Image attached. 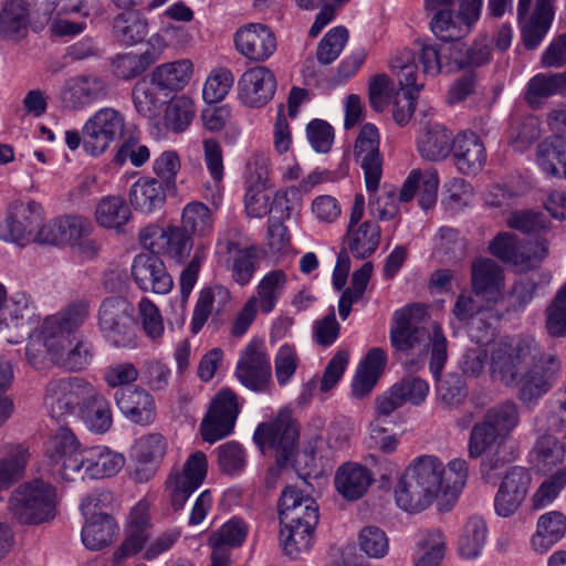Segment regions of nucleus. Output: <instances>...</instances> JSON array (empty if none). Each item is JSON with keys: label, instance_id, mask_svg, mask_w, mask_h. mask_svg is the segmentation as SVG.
<instances>
[{"label": "nucleus", "instance_id": "nucleus-1", "mask_svg": "<svg viewBox=\"0 0 566 566\" xmlns=\"http://www.w3.org/2000/svg\"><path fill=\"white\" fill-rule=\"evenodd\" d=\"M428 313L423 305H407L394 313L390 327L391 345L401 352L430 343V370L438 377L447 361V338L439 324L432 323L427 327Z\"/></svg>", "mask_w": 566, "mask_h": 566}, {"label": "nucleus", "instance_id": "nucleus-2", "mask_svg": "<svg viewBox=\"0 0 566 566\" xmlns=\"http://www.w3.org/2000/svg\"><path fill=\"white\" fill-rule=\"evenodd\" d=\"M443 472L442 461L434 455L413 459L396 485L397 505L409 513L428 509L443 493Z\"/></svg>", "mask_w": 566, "mask_h": 566}, {"label": "nucleus", "instance_id": "nucleus-3", "mask_svg": "<svg viewBox=\"0 0 566 566\" xmlns=\"http://www.w3.org/2000/svg\"><path fill=\"white\" fill-rule=\"evenodd\" d=\"M54 489L42 480L19 485L8 500L10 518L21 525H38L55 516Z\"/></svg>", "mask_w": 566, "mask_h": 566}, {"label": "nucleus", "instance_id": "nucleus-4", "mask_svg": "<svg viewBox=\"0 0 566 566\" xmlns=\"http://www.w3.org/2000/svg\"><path fill=\"white\" fill-rule=\"evenodd\" d=\"M538 354L539 344L532 337L502 338L491 348V375L507 387L517 386L521 374Z\"/></svg>", "mask_w": 566, "mask_h": 566}, {"label": "nucleus", "instance_id": "nucleus-5", "mask_svg": "<svg viewBox=\"0 0 566 566\" xmlns=\"http://www.w3.org/2000/svg\"><path fill=\"white\" fill-rule=\"evenodd\" d=\"M98 328L103 337L115 347H134L136 324L134 306L119 296L106 297L97 313Z\"/></svg>", "mask_w": 566, "mask_h": 566}, {"label": "nucleus", "instance_id": "nucleus-6", "mask_svg": "<svg viewBox=\"0 0 566 566\" xmlns=\"http://www.w3.org/2000/svg\"><path fill=\"white\" fill-rule=\"evenodd\" d=\"M297 439L298 428L289 412H280L273 421L260 423L253 434V440L262 452H275L280 467L285 465L294 454Z\"/></svg>", "mask_w": 566, "mask_h": 566}, {"label": "nucleus", "instance_id": "nucleus-7", "mask_svg": "<svg viewBox=\"0 0 566 566\" xmlns=\"http://www.w3.org/2000/svg\"><path fill=\"white\" fill-rule=\"evenodd\" d=\"M126 133L124 114L113 107L95 112L83 125V148L91 156L102 155Z\"/></svg>", "mask_w": 566, "mask_h": 566}, {"label": "nucleus", "instance_id": "nucleus-8", "mask_svg": "<svg viewBox=\"0 0 566 566\" xmlns=\"http://www.w3.org/2000/svg\"><path fill=\"white\" fill-rule=\"evenodd\" d=\"M563 420L557 413L542 412L534 419V431L538 438L530 452V462L541 473L552 471L563 462L565 451L558 440L551 433L563 428Z\"/></svg>", "mask_w": 566, "mask_h": 566}, {"label": "nucleus", "instance_id": "nucleus-9", "mask_svg": "<svg viewBox=\"0 0 566 566\" xmlns=\"http://www.w3.org/2000/svg\"><path fill=\"white\" fill-rule=\"evenodd\" d=\"M491 253L515 266L518 271H527L537 266L547 255L548 247L545 239L520 241L516 235L499 233L490 244Z\"/></svg>", "mask_w": 566, "mask_h": 566}, {"label": "nucleus", "instance_id": "nucleus-10", "mask_svg": "<svg viewBox=\"0 0 566 566\" xmlns=\"http://www.w3.org/2000/svg\"><path fill=\"white\" fill-rule=\"evenodd\" d=\"M562 368L560 359L555 354H545L539 347L538 356L532 360L518 378V398L524 403L537 401L555 384Z\"/></svg>", "mask_w": 566, "mask_h": 566}, {"label": "nucleus", "instance_id": "nucleus-11", "mask_svg": "<svg viewBox=\"0 0 566 566\" xmlns=\"http://www.w3.org/2000/svg\"><path fill=\"white\" fill-rule=\"evenodd\" d=\"M92 385L81 377L53 379L45 387L44 405L51 418L60 421L82 406Z\"/></svg>", "mask_w": 566, "mask_h": 566}, {"label": "nucleus", "instance_id": "nucleus-12", "mask_svg": "<svg viewBox=\"0 0 566 566\" xmlns=\"http://www.w3.org/2000/svg\"><path fill=\"white\" fill-rule=\"evenodd\" d=\"M239 412L237 395L229 388L221 389L212 399L200 424L202 439L214 443L231 434Z\"/></svg>", "mask_w": 566, "mask_h": 566}, {"label": "nucleus", "instance_id": "nucleus-13", "mask_svg": "<svg viewBox=\"0 0 566 566\" xmlns=\"http://www.w3.org/2000/svg\"><path fill=\"white\" fill-rule=\"evenodd\" d=\"M547 124L554 137L537 146V164L547 175L566 179V108L551 111Z\"/></svg>", "mask_w": 566, "mask_h": 566}, {"label": "nucleus", "instance_id": "nucleus-14", "mask_svg": "<svg viewBox=\"0 0 566 566\" xmlns=\"http://www.w3.org/2000/svg\"><path fill=\"white\" fill-rule=\"evenodd\" d=\"M235 375L239 381L253 391H263L271 381L272 368L265 343L251 339L241 352Z\"/></svg>", "mask_w": 566, "mask_h": 566}, {"label": "nucleus", "instance_id": "nucleus-15", "mask_svg": "<svg viewBox=\"0 0 566 566\" xmlns=\"http://www.w3.org/2000/svg\"><path fill=\"white\" fill-rule=\"evenodd\" d=\"M411 60L412 55L406 51L395 56L391 62L392 69L397 70L398 82L403 91L402 94L398 93L392 109V117L400 126L410 120L416 108L417 94L424 86V82L416 74V65L410 62Z\"/></svg>", "mask_w": 566, "mask_h": 566}, {"label": "nucleus", "instance_id": "nucleus-16", "mask_svg": "<svg viewBox=\"0 0 566 566\" xmlns=\"http://www.w3.org/2000/svg\"><path fill=\"white\" fill-rule=\"evenodd\" d=\"M207 474V458L201 451L191 454L182 470L172 471L166 486L170 492V501L175 511L184 509L190 495L202 484Z\"/></svg>", "mask_w": 566, "mask_h": 566}, {"label": "nucleus", "instance_id": "nucleus-17", "mask_svg": "<svg viewBox=\"0 0 566 566\" xmlns=\"http://www.w3.org/2000/svg\"><path fill=\"white\" fill-rule=\"evenodd\" d=\"M45 455L52 464V470L65 481L76 480V468L73 461L80 462L82 450L72 430L61 426L51 434L45 443Z\"/></svg>", "mask_w": 566, "mask_h": 566}, {"label": "nucleus", "instance_id": "nucleus-18", "mask_svg": "<svg viewBox=\"0 0 566 566\" xmlns=\"http://www.w3.org/2000/svg\"><path fill=\"white\" fill-rule=\"evenodd\" d=\"M42 221V210L34 201H15L9 208L7 219L0 223V239L25 245L31 242Z\"/></svg>", "mask_w": 566, "mask_h": 566}, {"label": "nucleus", "instance_id": "nucleus-19", "mask_svg": "<svg viewBox=\"0 0 566 566\" xmlns=\"http://www.w3.org/2000/svg\"><path fill=\"white\" fill-rule=\"evenodd\" d=\"M379 133L374 124H365L359 132L354 147V155L359 163L368 192L378 190L382 176V156L379 151Z\"/></svg>", "mask_w": 566, "mask_h": 566}, {"label": "nucleus", "instance_id": "nucleus-20", "mask_svg": "<svg viewBox=\"0 0 566 566\" xmlns=\"http://www.w3.org/2000/svg\"><path fill=\"white\" fill-rule=\"evenodd\" d=\"M281 525L316 527L319 520L318 505L308 494L295 486H286L279 499Z\"/></svg>", "mask_w": 566, "mask_h": 566}, {"label": "nucleus", "instance_id": "nucleus-21", "mask_svg": "<svg viewBox=\"0 0 566 566\" xmlns=\"http://www.w3.org/2000/svg\"><path fill=\"white\" fill-rule=\"evenodd\" d=\"M107 95L108 87L102 77L82 74L64 81L60 92V99L64 108L78 111L103 101Z\"/></svg>", "mask_w": 566, "mask_h": 566}, {"label": "nucleus", "instance_id": "nucleus-22", "mask_svg": "<svg viewBox=\"0 0 566 566\" xmlns=\"http://www.w3.org/2000/svg\"><path fill=\"white\" fill-rule=\"evenodd\" d=\"M149 248L150 252L139 253L134 258L132 276L140 290L166 294L172 289V279L155 253L154 243H149Z\"/></svg>", "mask_w": 566, "mask_h": 566}, {"label": "nucleus", "instance_id": "nucleus-23", "mask_svg": "<svg viewBox=\"0 0 566 566\" xmlns=\"http://www.w3.org/2000/svg\"><path fill=\"white\" fill-rule=\"evenodd\" d=\"M365 210V198L357 193L354 199L349 216L348 235L349 251L357 259L370 256L378 248L380 241V227L373 221H364L354 228L363 218Z\"/></svg>", "mask_w": 566, "mask_h": 566}, {"label": "nucleus", "instance_id": "nucleus-24", "mask_svg": "<svg viewBox=\"0 0 566 566\" xmlns=\"http://www.w3.org/2000/svg\"><path fill=\"white\" fill-rule=\"evenodd\" d=\"M532 483L531 473L522 467L512 468L500 483L494 496V510L499 516L510 517L524 502Z\"/></svg>", "mask_w": 566, "mask_h": 566}, {"label": "nucleus", "instance_id": "nucleus-25", "mask_svg": "<svg viewBox=\"0 0 566 566\" xmlns=\"http://www.w3.org/2000/svg\"><path fill=\"white\" fill-rule=\"evenodd\" d=\"M239 97L249 107L259 108L266 105L276 91L274 74L265 66L247 70L238 82Z\"/></svg>", "mask_w": 566, "mask_h": 566}, {"label": "nucleus", "instance_id": "nucleus-26", "mask_svg": "<svg viewBox=\"0 0 566 566\" xmlns=\"http://www.w3.org/2000/svg\"><path fill=\"white\" fill-rule=\"evenodd\" d=\"M125 459L122 454L107 447L96 446L82 450L80 462L72 463L76 468V479H104L115 475L123 468Z\"/></svg>", "mask_w": 566, "mask_h": 566}, {"label": "nucleus", "instance_id": "nucleus-27", "mask_svg": "<svg viewBox=\"0 0 566 566\" xmlns=\"http://www.w3.org/2000/svg\"><path fill=\"white\" fill-rule=\"evenodd\" d=\"M166 46L167 43L160 34H153L147 42L145 52L116 55L112 61V72L120 80L135 78L159 60Z\"/></svg>", "mask_w": 566, "mask_h": 566}, {"label": "nucleus", "instance_id": "nucleus-28", "mask_svg": "<svg viewBox=\"0 0 566 566\" xmlns=\"http://www.w3.org/2000/svg\"><path fill=\"white\" fill-rule=\"evenodd\" d=\"M234 44L239 53L254 62L268 60L276 50L274 33L261 23H250L239 29Z\"/></svg>", "mask_w": 566, "mask_h": 566}, {"label": "nucleus", "instance_id": "nucleus-29", "mask_svg": "<svg viewBox=\"0 0 566 566\" xmlns=\"http://www.w3.org/2000/svg\"><path fill=\"white\" fill-rule=\"evenodd\" d=\"M241 231L234 228L228 232L226 249L231 260V276L234 282L243 286L250 283L259 268V250L255 245H242Z\"/></svg>", "mask_w": 566, "mask_h": 566}, {"label": "nucleus", "instance_id": "nucleus-30", "mask_svg": "<svg viewBox=\"0 0 566 566\" xmlns=\"http://www.w3.org/2000/svg\"><path fill=\"white\" fill-rule=\"evenodd\" d=\"M115 402L125 418L140 426H148L156 418L153 396L139 387H126L116 390Z\"/></svg>", "mask_w": 566, "mask_h": 566}, {"label": "nucleus", "instance_id": "nucleus-31", "mask_svg": "<svg viewBox=\"0 0 566 566\" xmlns=\"http://www.w3.org/2000/svg\"><path fill=\"white\" fill-rule=\"evenodd\" d=\"M149 506L146 502H138L130 511L127 525V535L122 545L113 555V565L120 566L122 562L143 549L148 537Z\"/></svg>", "mask_w": 566, "mask_h": 566}, {"label": "nucleus", "instance_id": "nucleus-32", "mask_svg": "<svg viewBox=\"0 0 566 566\" xmlns=\"http://www.w3.org/2000/svg\"><path fill=\"white\" fill-rule=\"evenodd\" d=\"M452 155L458 170L464 175L480 172L488 157L483 142L473 132H463L454 137Z\"/></svg>", "mask_w": 566, "mask_h": 566}, {"label": "nucleus", "instance_id": "nucleus-33", "mask_svg": "<svg viewBox=\"0 0 566 566\" xmlns=\"http://www.w3.org/2000/svg\"><path fill=\"white\" fill-rule=\"evenodd\" d=\"M230 303L231 294L222 285H213L201 290L191 317V333H199L211 315H213L212 321L222 316L229 310Z\"/></svg>", "mask_w": 566, "mask_h": 566}, {"label": "nucleus", "instance_id": "nucleus-34", "mask_svg": "<svg viewBox=\"0 0 566 566\" xmlns=\"http://www.w3.org/2000/svg\"><path fill=\"white\" fill-rule=\"evenodd\" d=\"M374 481L373 472L357 462L343 463L335 473L337 492L347 501H356L365 495Z\"/></svg>", "mask_w": 566, "mask_h": 566}, {"label": "nucleus", "instance_id": "nucleus-35", "mask_svg": "<svg viewBox=\"0 0 566 566\" xmlns=\"http://www.w3.org/2000/svg\"><path fill=\"white\" fill-rule=\"evenodd\" d=\"M129 202L133 208L145 214L161 210L166 202V191L161 181L151 177H142L130 187Z\"/></svg>", "mask_w": 566, "mask_h": 566}, {"label": "nucleus", "instance_id": "nucleus-36", "mask_svg": "<svg viewBox=\"0 0 566 566\" xmlns=\"http://www.w3.org/2000/svg\"><path fill=\"white\" fill-rule=\"evenodd\" d=\"M472 289L478 296L495 301L500 295L503 273L500 265L490 259H480L472 263Z\"/></svg>", "mask_w": 566, "mask_h": 566}, {"label": "nucleus", "instance_id": "nucleus-37", "mask_svg": "<svg viewBox=\"0 0 566 566\" xmlns=\"http://www.w3.org/2000/svg\"><path fill=\"white\" fill-rule=\"evenodd\" d=\"M453 134L443 125L429 124L418 138V150L422 158L442 160L452 151Z\"/></svg>", "mask_w": 566, "mask_h": 566}, {"label": "nucleus", "instance_id": "nucleus-38", "mask_svg": "<svg viewBox=\"0 0 566 566\" xmlns=\"http://www.w3.org/2000/svg\"><path fill=\"white\" fill-rule=\"evenodd\" d=\"M30 24L27 0H6L0 11V36L18 40L25 35Z\"/></svg>", "mask_w": 566, "mask_h": 566}, {"label": "nucleus", "instance_id": "nucleus-39", "mask_svg": "<svg viewBox=\"0 0 566 566\" xmlns=\"http://www.w3.org/2000/svg\"><path fill=\"white\" fill-rule=\"evenodd\" d=\"M86 524L82 530V542L91 551H99L111 545L118 533V525L106 512L98 516L85 517Z\"/></svg>", "mask_w": 566, "mask_h": 566}, {"label": "nucleus", "instance_id": "nucleus-40", "mask_svg": "<svg viewBox=\"0 0 566 566\" xmlns=\"http://www.w3.org/2000/svg\"><path fill=\"white\" fill-rule=\"evenodd\" d=\"M80 413L85 426L95 433H104L113 424L109 401L97 392L93 386L92 391L80 407Z\"/></svg>", "mask_w": 566, "mask_h": 566}, {"label": "nucleus", "instance_id": "nucleus-41", "mask_svg": "<svg viewBox=\"0 0 566 566\" xmlns=\"http://www.w3.org/2000/svg\"><path fill=\"white\" fill-rule=\"evenodd\" d=\"M566 533V516L558 511L543 514L537 522L532 545L536 552L545 553L559 542Z\"/></svg>", "mask_w": 566, "mask_h": 566}, {"label": "nucleus", "instance_id": "nucleus-42", "mask_svg": "<svg viewBox=\"0 0 566 566\" xmlns=\"http://www.w3.org/2000/svg\"><path fill=\"white\" fill-rule=\"evenodd\" d=\"M553 17L552 0H536L533 14L522 27V39L526 49L534 50L539 45L551 27Z\"/></svg>", "mask_w": 566, "mask_h": 566}, {"label": "nucleus", "instance_id": "nucleus-43", "mask_svg": "<svg viewBox=\"0 0 566 566\" xmlns=\"http://www.w3.org/2000/svg\"><path fill=\"white\" fill-rule=\"evenodd\" d=\"M488 539L486 522L479 516H472L464 524L458 539V553L463 559L478 558Z\"/></svg>", "mask_w": 566, "mask_h": 566}, {"label": "nucleus", "instance_id": "nucleus-44", "mask_svg": "<svg viewBox=\"0 0 566 566\" xmlns=\"http://www.w3.org/2000/svg\"><path fill=\"white\" fill-rule=\"evenodd\" d=\"M113 32L120 43L134 45L148 34V22L139 12L127 10L114 18Z\"/></svg>", "mask_w": 566, "mask_h": 566}, {"label": "nucleus", "instance_id": "nucleus-45", "mask_svg": "<svg viewBox=\"0 0 566 566\" xmlns=\"http://www.w3.org/2000/svg\"><path fill=\"white\" fill-rule=\"evenodd\" d=\"M154 243L155 253H165L169 258L181 261L189 255L192 249V239L184 228L170 226L160 230Z\"/></svg>", "mask_w": 566, "mask_h": 566}, {"label": "nucleus", "instance_id": "nucleus-46", "mask_svg": "<svg viewBox=\"0 0 566 566\" xmlns=\"http://www.w3.org/2000/svg\"><path fill=\"white\" fill-rule=\"evenodd\" d=\"M191 74L192 63L185 59L156 67L151 81L158 88L177 91L189 82Z\"/></svg>", "mask_w": 566, "mask_h": 566}, {"label": "nucleus", "instance_id": "nucleus-47", "mask_svg": "<svg viewBox=\"0 0 566 566\" xmlns=\"http://www.w3.org/2000/svg\"><path fill=\"white\" fill-rule=\"evenodd\" d=\"M130 209L122 197L106 196L95 209L96 222L107 229H120L130 219Z\"/></svg>", "mask_w": 566, "mask_h": 566}, {"label": "nucleus", "instance_id": "nucleus-48", "mask_svg": "<svg viewBox=\"0 0 566 566\" xmlns=\"http://www.w3.org/2000/svg\"><path fill=\"white\" fill-rule=\"evenodd\" d=\"M195 105L186 96L172 98L164 113V127L171 133L179 134L185 132L195 117Z\"/></svg>", "mask_w": 566, "mask_h": 566}, {"label": "nucleus", "instance_id": "nucleus-49", "mask_svg": "<svg viewBox=\"0 0 566 566\" xmlns=\"http://www.w3.org/2000/svg\"><path fill=\"white\" fill-rule=\"evenodd\" d=\"M315 527L282 525L280 541L285 555L298 559L310 552Z\"/></svg>", "mask_w": 566, "mask_h": 566}, {"label": "nucleus", "instance_id": "nucleus-50", "mask_svg": "<svg viewBox=\"0 0 566 566\" xmlns=\"http://www.w3.org/2000/svg\"><path fill=\"white\" fill-rule=\"evenodd\" d=\"M430 29L439 40H460L469 34V28L458 13L439 9L430 21Z\"/></svg>", "mask_w": 566, "mask_h": 566}, {"label": "nucleus", "instance_id": "nucleus-51", "mask_svg": "<svg viewBox=\"0 0 566 566\" xmlns=\"http://www.w3.org/2000/svg\"><path fill=\"white\" fill-rule=\"evenodd\" d=\"M92 358V344L83 339H77L74 345L71 343L64 345V349L53 355L51 360L62 368L78 371L88 366Z\"/></svg>", "mask_w": 566, "mask_h": 566}, {"label": "nucleus", "instance_id": "nucleus-52", "mask_svg": "<svg viewBox=\"0 0 566 566\" xmlns=\"http://www.w3.org/2000/svg\"><path fill=\"white\" fill-rule=\"evenodd\" d=\"M505 438L488 426L484 421L474 423L468 441V453L471 459L481 458L485 452L504 446Z\"/></svg>", "mask_w": 566, "mask_h": 566}, {"label": "nucleus", "instance_id": "nucleus-53", "mask_svg": "<svg viewBox=\"0 0 566 566\" xmlns=\"http://www.w3.org/2000/svg\"><path fill=\"white\" fill-rule=\"evenodd\" d=\"M285 284L286 274L282 270L271 271L261 280L258 285L256 306L262 313L273 311Z\"/></svg>", "mask_w": 566, "mask_h": 566}, {"label": "nucleus", "instance_id": "nucleus-54", "mask_svg": "<svg viewBox=\"0 0 566 566\" xmlns=\"http://www.w3.org/2000/svg\"><path fill=\"white\" fill-rule=\"evenodd\" d=\"M482 421L506 438L518 424L520 412L515 402L507 400L490 408Z\"/></svg>", "mask_w": 566, "mask_h": 566}, {"label": "nucleus", "instance_id": "nucleus-55", "mask_svg": "<svg viewBox=\"0 0 566 566\" xmlns=\"http://www.w3.org/2000/svg\"><path fill=\"white\" fill-rule=\"evenodd\" d=\"M31 314L30 300L24 293L10 297L0 311V331L3 328H22Z\"/></svg>", "mask_w": 566, "mask_h": 566}, {"label": "nucleus", "instance_id": "nucleus-56", "mask_svg": "<svg viewBox=\"0 0 566 566\" xmlns=\"http://www.w3.org/2000/svg\"><path fill=\"white\" fill-rule=\"evenodd\" d=\"M210 209L202 202L188 203L181 214V228L189 234L206 235L212 230Z\"/></svg>", "mask_w": 566, "mask_h": 566}, {"label": "nucleus", "instance_id": "nucleus-57", "mask_svg": "<svg viewBox=\"0 0 566 566\" xmlns=\"http://www.w3.org/2000/svg\"><path fill=\"white\" fill-rule=\"evenodd\" d=\"M541 136L539 119L534 115L513 119L510 127V143L516 150H524Z\"/></svg>", "mask_w": 566, "mask_h": 566}, {"label": "nucleus", "instance_id": "nucleus-58", "mask_svg": "<svg viewBox=\"0 0 566 566\" xmlns=\"http://www.w3.org/2000/svg\"><path fill=\"white\" fill-rule=\"evenodd\" d=\"M545 329L552 337H566V283L545 311Z\"/></svg>", "mask_w": 566, "mask_h": 566}, {"label": "nucleus", "instance_id": "nucleus-59", "mask_svg": "<svg viewBox=\"0 0 566 566\" xmlns=\"http://www.w3.org/2000/svg\"><path fill=\"white\" fill-rule=\"evenodd\" d=\"M248 534V527L241 518L233 517L219 530L213 531L209 537L210 546H221L231 549L243 544Z\"/></svg>", "mask_w": 566, "mask_h": 566}, {"label": "nucleus", "instance_id": "nucleus-60", "mask_svg": "<svg viewBox=\"0 0 566 566\" xmlns=\"http://www.w3.org/2000/svg\"><path fill=\"white\" fill-rule=\"evenodd\" d=\"M348 30L345 27H335L331 29L317 45V61L325 65L334 62L344 50L348 41Z\"/></svg>", "mask_w": 566, "mask_h": 566}, {"label": "nucleus", "instance_id": "nucleus-61", "mask_svg": "<svg viewBox=\"0 0 566 566\" xmlns=\"http://www.w3.org/2000/svg\"><path fill=\"white\" fill-rule=\"evenodd\" d=\"M216 452L218 467L222 473L234 475L243 471L247 463V454L239 442H226L219 446Z\"/></svg>", "mask_w": 566, "mask_h": 566}, {"label": "nucleus", "instance_id": "nucleus-62", "mask_svg": "<svg viewBox=\"0 0 566 566\" xmlns=\"http://www.w3.org/2000/svg\"><path fill=\"white\" fill-rule=\"evenodd\" d=\"M27 459V450L19 446L7 458L0 460V492L22 478Z\"/></svg>", "mask_w": 566, "mask_h": 566}, {"label": "nucleus", "instance_id": "nucleus-63", "mask_svg": "<svg viewBox=\"0 0 566 566\" xmlns=\"http://www.w3.org/2000/svg\"><path fill=\"white\" fill-rule=\"evenodd\" d=\"M554 95H556V90L552 73H538L528 81L524 99L532 108L536 109Z\"/></svg>", "mask_w": 566, "mask_h": 566}, {"label": "nucleus", "instance_id": "nucleus-64", "mask_svg": "<svg viewBox=\"0 0 566 566\" xmlns=\"http://www.w3.org/2000/svg\"><path fill=\"white\" fill-rule=\"evenodd\" d=\"M234 77L231 71L219 69L210 74L203 85L202 97L208 104L222 101L233 85Z\"/></svg>", "mask_w": 566, "mask_h": 566}]
</instances>
